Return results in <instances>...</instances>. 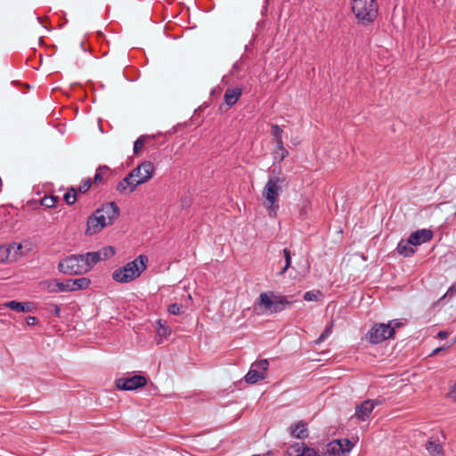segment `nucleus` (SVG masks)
Masks as SVG:
<instances>
[{
	"label": "nucleus",
	"mask_w": 456,
	"mask_h": 456,
	"mask_svg": "<svg viewBox=\"0 0 456 456\" xmlns=\"http://www.w3.org/2000/svg\"><path fill=\"white\" fill-rule=\"evenodd\" d=\"M119 216V208L115 202H110L97 208L87 219L86 235H93L101 232L107 225L111 224Z\"/></svg>",
	"instance_id": "nucleus-1"
},
{
	"label": "nucleus",
	"mask_w": 456,
	"mask_h": 456,
	"mask_svg": "<svg viewBox=\"0 0 456 456\" xmlns=\"http://www.w3.org/2000/svg\"><path fill=\"white\" fill-rule=\"evenodd\" d=\"M148 256L140 255L112 273V279L119 283H128L138 278L147 268Z\"/></svg>",
	"instance_id": "nucleus-2"
},
{
	"label": "nucleus",
	"mask_w": 456,
	"mask_h": 456,
	"mask_svg": "<svg viewBox=\"0 0 456 456\" xmlns=\"http://www.w3.org/2000/svg\"><path fill=\"white\" fill-rule=\"evenodd\" d=\"M292 297L278 296L273 293H261L258 301L255 304L254 310L257 314H275L291 305Z\"/></svg>",
	"instance_id": "nucleus-3"
},
{
	"label": "nucleus",
	"mask_w": 456,
	"mask_h": 456,
	"mask_svg": "<svg viewBox=\"0 0 456 456\" xmlns=\"http://www.w3.org/2000/svg\"><path fill=\"white\" fill-rule=\"evenodd\" d=\"M281 183L282 180L280 177H271L268 179L262 191V197L264 199L263 205L268 210L269 216L272 217L276 216L279 208L277 201L280 192L281 191Z\"/></svg>",
	"instance_id": "nucleus-4"
},
{
	"label": "nucleus",
	"mask_w": 456,
	"mask_h": 456,
	"mask_svg": "<svg viewBox=\"0 0 456 456\" xmlns=\"http://www.w3.org/2000/svg\"><path fill=\"white\" fill-rule=\"evenodd\" d=\"M352 11L358 22L362 25L372 23L378 16L376 0H351Z\"/></svg>",
	"instance_id": "nucleus-5"
},
{
	"label": "nucleus",
	"mask_w": 456,
	"mask_h": 456,
	"mask_svg": "<svg viewBox=\"0 0 456 456\" xmlns=\"http://www.w3.org/2000/svg\"><path fill=\"white\" fill-rule=\"evenodd\" d=\"M58 270L68 275H78L86 273L82 254L71 255L58 264Z\"/></svg>",
	"instance_id": "nucleus-6"
},
{
	"label": "nucleus",
	"mask_w": 456,
	"mask_h": 456,
	"mask_svg": "<svg viewBox=\"0 0 456 456\" xmlns=\"http://www.w3.org/2000/svg\"><path fill=\"white\" fill-rule=\"evenodd\" d=\"M395 327L392 322L387 324L377 323L366 334V339L371 344H379L393 337Z\"/></svg>",
	"instance_id": "nucleus-7"
},
{
	"label": "nucleus",
	"mask_w": 456,
	"mask_h": 456,
	"mask_svg": "<svg viewBox=\"0 0 456 456\" xmlns=\"http://www.w3.org/2000/svg\"><path fill=\"white\" fill-rule=\"evenodd\" d=\"M154 166L151 161H144L141 163L137 167L133 169L130 173L132 174L137 183L142 184L149 181L153 175Z\"/></svg>",
	"instance_id": "nucleus-8"
},
{
	"label": "nucleus",
	"mask_w": 456,
	"mask_h": 456,
	"mask_svg": "<svg viewBox=\"0 0 456 456\" xmlns=\"http://www.w3.org/2000/svg\"><path fill=\"white\" fill-rule=\"evenodd\" d=\"M146 383V378L142 375L120 378L116 381L117 387L122 390H134L144 387Z\"/></svg>",
	"instance_id": "nucleus-9"
},
{
	"label": "nucleus",
	"mask_w": 456,
	"mask_h": 456,
	"mask_svg": "<svg viewBox=\"0 0 456 456\" xmlns=\"http://www.w3.org/2000/svg\"><path fill=\"white\" fill-rule=\"evenodd\" d=\"M21 244H9L0 246V262L15 261L20 256Z\"/></svg>",
	"instance_id": "nucleus-10"
},
{
	"label": "nucleus",
	"mask_w": 456,
	"mask_h": 456,
	"mask_svg": "<svg viewBox=\"0 0 456 456\" xmlns=\"http://www.w3.org/2000/svg\"><path fill=\"white\" fill-rule=\"evenodd\" d=\"M376 404L377 403L373 400H365L355 407V411L352 418H356L362 421L367 420L374 410Z\"/></svg>",
	"instance_id": "nucleus-11"
},
{
	"label": "nucleus",
	"mask_w": 456,
	"mask_h": 456,
	"mask_svg": "<svg viewBox=\"0 0 456 456\" xmlns=\"http://www.w3.org/2000/svg\"><path fill=\"white\" fill-rule=\"evenodd\" d=\"M433 237V232L428 229H421L412 232L409 237V242L411 245L419 246L429 241Z\"/></svg>",
	"instance_id": "nucleus-12"
},
{
	"label": "nucleus",
	"mask_w": 456,
	"mask_h": 456,
	"mask_svg": "<svg viewBox=\"0 0 456 456\" xmlns=\"http://www.w3.org/2000/svg\"><path fill=\"white\" fill-rule=\"evenodd\" d=\"M42 286L50 293L69 292V281H60L59 280L45 281Z\"/></svg>",
	"instance_id": "nucleus-13"
},
{
	"label": "nucleus",
	"mask_w": 456,
	"mask_h": 456,
	"mask_svg": "<svg viewBox=\"0 0 456 456\" xmlns=\"http://www.w3.org/2000/svg\"><path fill=\"white\" fill-rule=\"evenodd\" d=\"M138 185L139 183L134 180L132 174L129 173L118 183L117 191L120 193L133 192Z\"/></svg>",
	"instance_id": "nucleus-14"
},
{
	"label": "nucleus",
	"mask_w": 456,
	"mask_h": 456,
	"mask_svg": "<svg viewBox=\"0 0 456 456\" xmlns=\"http://www.w3.org/2000/svg\"><path fill=\"white\" fill-rule=\"evenodd\" d=\"M289 450V454H294V456H320L314 448H310L305 444H296Z\"/></svg>",
	"instance_id": "nucleus-15"
},
{
	"label": "nucleus",
	"mask_w": 456,
	"mask_h": 456,
	"mask_svg": "<svg viewBox=\"0 0 456 456\" xmlns=\"http://www.w3.org/2000/svg\"><path fill=\"white\" fill-rule=\"evenodd\" d=\"M242 94L241 87H230L224 95V102L229 107L234 105Z\"/></svg>",
	"instance_id": "nucleus-16"
},
{
	"label": "nucleus",
	"mask_w": 456,
	"mask_h": 456,
	"mask_svg": "<svg viewBox=\"0 0 456 456\" xmlns=\"http://www.w3.org/2000/svg\"><path fill=\"white\" fill-rule=\"evenodd\" d=\"M1 307L10 308L13 311L20 312V313H29L32 311V305L31 303H21L17 301H9L3 305H1Z\"/></svg>",
	"instance_id": "nucleus-17"
},
{
	"label": "nucleus",
	"mask_w": 456,
	"mask_h": 456,
	"mask_svg": "<svg viewBox=\"0 0 456 456\" xmlns=\"http://www.w3.org/2000/svg\"><path fill=\"white\" fill-rule=\"evenodd\" d=\"M289 428L291 435L296 438L304 439L308 436L307 424L304 421H298Z\"/></svg>",
	"instance_id": "nucleus-18"
},
{
	"label": "nucleus",
	"mask_w": 456,
	"mask_h": 456,
	"mask_svg": "<svg viewBox=\"0 0 456 456\" xmlns=\"http://www.w3.org/2000/svg\"><path fill=\"white\" fill-rule=\"evenodd\" d=\"M82 257L86 273L92 270L94 265L101 261L99 254H97L96 251L82 254Z\"/></svg>",
	"instance_id": "nucleus-19"
},
{
	"label": "nucleus",
	"mask_w": 456,
	"mask_h": 456,
	"mask_svg": "<svg viewBox=\"0 0 456 456\" xmlns=\"http://www.w3.org/2000/svg\"><path fill=\"white\" fill-rule=\"evenodd\" d=\"M68 281H69V292L76 291L78 289H85L88 288L89 285L91 284V281L86 277H82V278H78V279H75V280L69 279Z\"/></svg>",
	"instance_id": "nucleus-20"
},
{
	"label": "nucleus",
	"mask_w": 456,
	"mask_h": 456,
	"mask_svg": "<svg viewBox=\"0 0 456 456\" xmlns=\"http://www.w3.org/2000/svg\"><path fill=\"white\" fill-rule=\"evenodd\" d=\"M265 377H266V373L261 372V371L257 370L256 368H253L251 366L250 370L245 376V380L247 383L255 384L257 381L265 379Z\"/></svg>",
	"instance_id": "nucleus-21"
},
{
	"label": "nucleus",
	"mask_w": 456,
	"mask_h": 456,
	"mask_svg": "<svg viewBox=\"0 0 456 456\" xmlns=\"http://www.w3.org/2000/svg\"><path fill=\"white\" fill-rule=\"evenodd\" d=\"M414 245L407 240H401L397 246V252L403 256H411L415 253Z\"/></svg>",
	"instance_id": "nucleus-22"
},
{
	"label": "nucleus",
	"mask_w": 456,
	"mask_h": 456,
	"mask_svg": "<svg viewBox=\"0 0 456 456\" xmlns=\"http://www.w3.org/2000/svg\"><path fill=\"white\" fill-rule=\"evenodd\" d=\"M289 155V151L284 147V142L276 143V149L273 152L274 160L282 161Z\"/></svg>",
	"instance_id": "nucleus-23"
},
{
	"label": "nucleus",
	"mask_w": 456,
	"mask_h": 456,
	"mask_svg": "<svg viewBox=\"0 0 456 456\" xmlns=\"http://www.w3.org/2000/svg\"><path fill=\"white\" fill-rule=\"evenodd\" d=\"M426 449L431 456H442V446L433 441H428Z\"/></svg>",
	"instance_id": "nucleus-24"
},
{
	"label": "nucleus",
	"mask_w": 456,
	"mask_h": 456,
	"mask_svg": "<svg viewBox=\"0 0 456 456\" xmlns=\"http://www.w3.org/2000/svg\"><path fill=\"white\" fill-rule=\"evenodd\" d=\"M157 325H158V327H157L158 337H159L160 338H166L170 336L171 329L168 326L162 323L161 321H158Z\"/></svg>",
	"instance_id": "nucleus-25"
},
{
	"label": "nucleus",
	"mask_w": 456,
	"mask_h": 456,
	"mask_svg": "<svg viewBox=\"0 0 456 456\" xmlns=\"http://www.w3.org/2000/svg\"><path fill=\"white\" fill-rule=\"evenodd\" d=\"M96 252L99 254L101 261L113 256L116 253L115 248L111 246L104 247Z\"/></svg>",
	"instance_id": "nucleus-26"
},
{
	"label": "nucleus",
	"mask_w": 456,
	"mask_h": 456,
	"mask_svg": "<svg viewBox=\"0 0 456 456\" xmlns=\"http://www.w3.org/2000/svg\"><path fill=\"white\" fill-rule=\"evenodd\" d=\"M328 452L333 455H340L341 454V444L338 440H333L332 442L327 444Z\"/></svg>",
	"instance_id": "nucleus-27"
},
{
	"label": "nucleus",
	"mask_w": 456,
	"mask_h": 456,
	"mask_svg": "<svg viewBox=\"0 0 456 456\" xmlns=\"http://www.w3.org/2000/svg\"><path fill=\"white\" fill-rule=\"evenodd\" d=\"M299 216L305 217L311 210V201L308 199H303L299 204Z\"/></svg>",
	"instance_id": "nucleus-28"
},
{
	"label": "nucleus",
	"mask_w": 456,
	"mask_h": 456,
	"mask_svg": "<svg viewBox=\"0 0 456 456\" xmlns=\"http://www.w3.org/2000/svg\"><path fill=\"white\" fill-rule=\"evenodd\" d=\"M271 128H272V134H273V140H274L275 143L282 142H283V140H282V133H283L282 128L280 126H278V125H272Z\"/></svg>",
	"instance_id": "nucleus-29"
},
{
	"label": "nucleus",
	"mask_w": 456,
	"mask_h": 456,
	"mask_svg": "<svg viewBox=\"0 0 456 456\" xmlns=\"http://www.w3.org/2000/svg\"><path fill=\"white\" fill-rule=\"evenodd\" d=\"M63 199L68 205H73L77 200V190L74 188L69 189Z\"/></svg>",
	"instance_id": "nucleus-30"
},
{
	"label": "nucleus",
	"mask_w": 456,
	"mask_h": 456,
	"mask_svg": "<svg viewBox=\"0 0 456 456\" xmlns=\"http://www.w3.org/2000/svg\"><path fill=\"white\" fill-rule=\"evenodd\" d=\"M321 297L322 292L320 290H311L305 293L304 299L306 301H318Z\"/></svg>",
	"instance_id": "nucleus-31"
},
{
	"label": "nucleus",
	"mask_w": 456,
	"mask_h": 456,
	"mask_svg": "<svg viewBox=\"0 0 456 456\" xmlns=\"http://www.w3.org/2000/svg\"><path fill=\"white\" fill-rule=\"evenodd\" d=\"M253 368H256L257 370L266 373V370L269 367V362L267 360H260L252 364Z\"/></svg>",
	"instance_id": "nucleus-32"
},
{
	"label": "nucleus",
	"mask_w": 456,
	"mask_h": 456,
	"mask_svg": "<svg viewBox=\"0 0 456 456\" xmlns=\"http://www.w3.org/2000/svg\"><path fill=\"white\" fill-rule=\"evenodd\" d=\"M57 202V198L54 196H45L41 200V204L48 208H53Z\"/></svg>",
	"instance_id": "nucleus-33"
},
{
	"label": "nucleus",
	"mask_w": 456,
	"mask_h": 456,
	"mask_svg": "<svg viewBox=\"0 0 456 456\" xmlns=\"http://www.w3.org/2000/svg\"><path fill=\"white\" fill-rule=\"evenodd\" d=\"M341 444V454L349 452L352 450L353 444L348 439H338Z\"/></svg>",
	"instance_id": "nucleus-34"
},
{
	"label": "nucleus",
	"mask_w": 456,
	"mask_h": 456,
	"mask_svg": "<svg viewBox=\"0 0 456 456\" xmlns=\"http://www.w3.org/2000/svg\"><path fill=\"white\" fill-rule=\"evenodd\" d=\"M146 136L142 135L139 137L135 142L134 145V152L137 154L140 150H142L144 146Z\"/></svg>",
	"instance_id": "nucleus-35"
},
{
	"label": "nucleus",
	"mask_w": 456,
	"mask_h": 456,
	"mask_svg": "<svg viewBox=\"0 0 456 456\" xmlns=\"http://www.w3.org/2000/svg\"><path fill=\"white\" fill-rule=\"evenodd\" d=\"M168 312L172 314H181L183 313V305L179 304H172L168 306Z\"/></svg>",
	"instance_id": "nucleus-36"
},
{
	"label": "nucleus",
	"mask_w": 456,
	"mask_h": 456,
	"mask_svg": "<svg viewBox=\"0 0 456 456\" xmlns=\"http://www.w3.org/2000/svg\"><path fill=\"white\" fill-rule=\"evenodd\" d=\"M283 253H284V257H285V266L282 269V271L281 272V274L284 273L289 269V267L290 266V264H291V256H290L289 250L285 248L283 250Z\"/></svg>",
	"instance_id": "nucleus-37"
},
{
	"label": "nucleus",
	"mask_w": 456,
	"mask_h": 456,
	"mask_svg": "<svg viewBox=\"0 0 456 456\" xmlns=\"http://www.w3.org/2000/svg\"><path fill=\"white\" fill-rule=\"evenodd\" d=\"M332 332V325H330L326 327V329L323 330V332L320 335L318 339L316 340V343L322 342L327 337H329Z\"/></svg>",
	"instance_id": "nucleus-38"
},
{
	"label": "nucleus",
	"mask_w": 456,
	"mask_h": 456,
	"mask_svg": "<svg viewBox=\"0 0 456 456\" xmlns=\"http://www.w3.org/2000/svg\"><path fill=\"white\" fill-rule=\"evenodd\" d=\"M91 183H92L91 180L88 179L86 182H84L82 184H80L78 187L79 192H81V193L86 192L89 190V188L91 187Z\"/></svg>",
	"instance_id": "nucleus-39"
},
{
	"label": "nucleus",
	"mask_w": 456,
	"mask_h": 456,
	"mask_svg": "<svg viewBox=\"0 0 456 456\" xmlns=\"http://www.w3.org/2000/svg\"><path fill=\"white\" fill-rule=\"evenodd\" d=\"M51 307H52V309H51L52 314H53L55 316H59L60 313H61V309H60L59 305H52Z\"/></svg>",
	"instance_id": "nucleus-40"
},
{
	"label": "nucleus",
	"mask_w": 456,
	"mask_h": 456,
	"mask_svg": "<svg viewBox=\"0 0 456 456\" xmlns=\"http://www.w3.org/2000/svg\"><path fill=\"white\" fill-rule=\"evenodd\" d=\"M449 396L456 401V381L450 390Z\"/></svg>",
	"instance_id": "nucleus-41"
},
{
	"label": "nucleus",
	"mask_w": 456,
	"mask_h": 456,
	"mask_svg": "<svg viewBox=\"0 0 456 456\" xmlns=\"http://www.w3.org/2000/svg\"><path fill=\"white\" fill-rule=\"evenodd\" d=\"M28 325H35L37 322V320L34 316H28L26 319Z\"/></svg>",
	"instance_id": "nucleus-42"
},
{
	"label": "nucleus",
	"mask_w": 456,
	"mask_h": 456,
	"mask_svg": "<svg viewBox=\"0 0 456 456\" xmlns=\"http://www.w3.org/2000/svg\"><path fill=\"white\" fill-rule=\"evenodd\" d=\"M94 180V183H96L102 181V175L99 171H97V173L95 174Z\"/></svg>",
	"instance_id": "nucleus-43"
},
{
	"label": "nucleus",
	"mask_w": 456,
	"mask_h": 456,
	"mask_svg": "<svg viewBox=\"0 0 456 456\" xmlns=\"http://www.w3.org/2000/svg\"><path fill=\"white\" fill-rule=\"evenodd\" d=\"M438 338L441 339H444L449 336V333L445 330H441L437 334Z\"/></svg>",
	"instance_id": "nucleus-44"
},
{
	"label": "nucleus",
	"mask_w": 456,
	"mask_h": 456,
	"mask_svg": "<svg viewBox=\"0 0 456 456\" xmlns=\"http://www.w3.org/2000/svg\"><path fill=\"white\" fill-rule=\"evenodd\" d=\"M453 292H456V282L453 285H452L447 291V293H453Z\"/></svg>",
	"instance_id": "nucleus-45"
},
{
	"label": "nucleus",
	"mask_w": 456,
	"mask_h": 456,
	"mask_svg": "<svg viewBox=\"0 0 456 456\" xmlns=\"http://www.w3.org/2000/svg\"><path fill=\"white\" fill-rule=\"evenodd\" d=\"M443 350L442 347H437L436 348L435 350H433L431 355H435V354H437L439 352H441Z\"/></svg>",
	"instance_id": "nucleus-46"
},
{
	"label": "nucleus",
	"mask_w": 456,
	"mask_h": 456,
	"mask_svg": "<svg viewBox=\"0 0 456 456\" xmlns=\"http://www.w3.org/2000/svg\"><path fill=\"white\" fill-rule=\"evenodd\" d=\"M392 326H394L395 328V327H399L400 326V322H395V323L392 324Z\"/></svg>",
	"instance_id": "nucleus-47"
}]
</instances>
